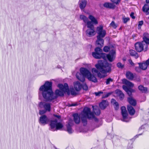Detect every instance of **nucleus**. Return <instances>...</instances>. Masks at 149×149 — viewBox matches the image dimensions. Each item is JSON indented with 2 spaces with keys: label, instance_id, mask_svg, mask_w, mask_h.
I'll return each mask as SVG.
<instances>
[{
  "label": "nucleus",
  "instance_id": "47",
  "mask_svg": "<svg viewBox=\"0 0 149 149\" xmlns=\"http://www.w3.org/2000/svg\"><path fill=\"white\" fill-rule=\"evenodd\" d=\"M111 103L113 105H114L117 102L116 100L113 99H111Z\"/></svg>",
  "mask_w": 149,
  "mask_h": 149
},
{
  "label": "nucleus",
  "instance_id": "5",
  "mask_svg": "<svg viewBox=\"0 0 149 149\" xmlns=\"http://www.w3.org/2000/svg\"><path fill=\"white\" fill-rule=\"evenodd\" d=\"M80 18L81 19L83 20L85 23L86 24L87 27L89 28L86 31V36L89 37L94 36L95 34V31L94 29L93 25L92 24L91 22L88 20V18L85 16L81 15L80 16Z\"/></svg>",
  "mask_w": 149,
  "mask_h": 149
},
{
  "label": "nucleus",
  "instance_id": "26",
  "mask_svg": "<svg viewBox=\"0 0 149 149\" xmlns=\"http://www.w3.org/2000/svg\"><path fill=\"white\" fill-rule=\"evenodd\" d=\"M139 67L140 68L144 70H146L148 66L145 62L142 63H139Z\"/></svg>",
  "mask_w": 149,
  "mask_h": 149
},
{
  "label": "nucleus",
  "instance_id": "17",
  "mask_svg": "<svg viewBox=\"0 0 149 149\" xmlns=\"http://www.w3.org/2000/svg\"><path fill=\"white\" fill-rule=\"evenodd\" d=\"M87 4V1L86 0H80L79 4L80 9L82 10L84 9L86 6Z\"/></svg>",
  "mask_w": 149,
  "mask_h": 149
},
{
  "label": "nucleus",
  "instance_id": "46",
  "mask_svg": "<svg viewBox=\"0 0 149 149\" xmlns=\"http://www.w3.org/2000/svg\"><path fill=\"white\" fill-rule=\"evenodd\" d=\"M143 24V21H140L139 22V24L138 25V26L139 27H140Z\"/></svg>",
  "mask_w": 149,
  "mask_h": 149
},
{
  "label": "nucleus",
  "instance_id": "25",
  "mask_svg": "<svg viewBox=\"0 0 149 149\" xmlns=\"http://www.w3.org/2000/svg\"><path fill=\"white\" fill-rule=\"evenodd\" d=\"M126 76L127 79L131 80H132L134 77V74L130 72H126Z\"/></svg>",
  "mask_w": 149,
  "mask_h": 149
},
{
  "label": "nucleus",
  "instance_id": "32",
  "mask_svg": "<svg viewBox=\"0 0 149 149\" xmlns=\"http://www.w3.org/2000/svg\"><path fill=\"white\" fill-rule=\"evenodd\" d=\"M110 26L114 29H116L117 27V25L113 21H112L110 24Z\"/></svg>",
  "mask_w": 149,
  "mask_h": 149
},
{
  "label": "nucleus",
  "instance_id": "40",
  "mask_svg": "<svg viewBox=\"0 0 149 149\" xmlns=\"http://www.w3.org/2000/svg\"><path fill=\"white\" fill-rule=\"evenodd\" d=\"M70 92V93H71V94L72 95H75L76 94V93L73 89H71L70 91H69Z\"/></svg>",
  "mask_w": 149,
  "mask_h": 149
},
{
  "label": "nucleus",
  "instance_id": "16",
  "mask_svg": "<svg viewBox=\"0 0 149 149\" xmlns=\"http://www.w3.org/2000/svg\"><path fill=\"white\" fill-rule=\"evenodd\" d=\"M103 6L106 8L111 9H114L116 7V6L113 3L109 2L105 3Z\"/></svg>",
  "mask_w": 149,
  "mask_h": 149
},
{
  "label": "nucleus",
  "instance_id": "7",
  "mask_svg": "<svg viewBox=\"0 0 149 149\" xmlns=\"http://www.w3.org/2000/svg\"><path fill=\"white\" fill-rule=\"evenodd\" d=\"M80 71L85 77H86L89 80L94 82H96L97 81V78L94 75H92L90 72L87 69L81 68L80 69Z\"/></svg>",
  "mask_w": 149,
  "mask_h": 149
},
{
  "label": "nucleus",
  "instance_id": "39",
  "mask_svg": "<svg viewBox=\"0 0 149 149\" xmlns=\"http://www.w3.org/2000/svg\"><path fill=\"white\" fill-rule=\"evenodd\" d=\"M123 19L124 23H126L129 20L130 18L129 17L123 18Z\"/></svg>",
  "mask_w": 149,
  "mask_h": 149
},
{
  "label": "nucleus",
  "instance_id": "8",
  "mask_svg": "<svg viewBox=\"0 0 149 149\" xmlns=\"http://www.w3.org/2000/svg\"><path fill=\"white\" fill-rule=\"evenodd\" d=\"M123 82L125 84L123 86V89L127 93L129 96H131L132 94L131 88L133 87V84L125 79L123 80Z\"/></svg>",
  "mask_w": 149,
  "mask_h": 149
},
{
  "label": "nucleus",
  "instance_id": "18",
  "mask_svg": "<svg viewBox=\"0 0 149 149\" xmlns=\"http://www.w3.org/2000/svg\"><path fill=\"white\" fill-rule=\"evenodd\" d=\"M108 103L106 100H103L99 104L100 108L102 109H104L108 105Z\"/></svg>",
  "mask_w": 149,
  "mask_h": 149
},
{
  "label": "nucleus",
  "instance_id": "35",
  "mask_svg": "<svg viewBox=\"0 0 149 149\" xmlns=\"http://www.w3.org/2000/svg\"><path fill=\"white\" fill-rule=\"evenodd\" d=\"M118 97L123 93L119 90H116L115 91Z\"/></svg>",
  "mask_w": 149,
  "mask_h": 149
},
{
  "label": "nucleus",
  "instance_id": "21",
  "mask_svg": "<svg viewBox=\"0 0 149 149\" xmlns=\"http://www.w3.org/2000/svg\"><path fill=\"white\" fill-rule=\"evenodd\" d=\"M88 17L89 19L91 20L90 22H91L92 24H97L98 22L96 19L93 16L90 15L88 16Z\"/></svg>",
  "mask_w": 149,
  "mask_h": 149
},
{
  "label": "nucleus",
  "instance_id": "12",
  "mask_svg": "<svg viewBox=\"0 0 149 149\" xmlns=\"http://www.w3.org/2000/svg\"><path fill=\"white\" fill-rule=\"evenodd\" d=\"M121 109L122 114L123 117L122 120L125 122H128L129 121L130 119L128 118L127 117L128 113L126 110V108L125 107H121Z\"/></svg>",
  "mask_w": 149,
  "mask_h": 149
},
{
  "label": "nucleus",
  "instance_id": "37",
  "mask_svg": "<svg viewBox=\"0 0 149 149\" xmlns=\"http://www.w3.org/2000/svg\"><path fill=\"white\" fill-rule=\"evenodd\" d=\"M117 66L119 68H123L124 67L123 65L122 64L120 63L119 62L117 64Z\"/></svg>",
  "mask_w": 149,
  "mask_h": 149
},
{
  "label": "nucleus",
  "instance_id": "52",
  "mask_svg": "<svg viewBox=\"0 0 149 149\" xmlns=\"http://www.w3.org/2000/svg\"><path fill=\"white\" fill-rule=\"evenodd\" d=\"M142 133H141V134H137V135H136L135 136V137H136V138H137V137H138V136H139V135H142Z\"/></svg>",
  "mask_w": 149,
  "mask_h": 149
},
{
  "label": "nucleus",
  "instance_id": "24",
  "mask_svg": "<svg viewBox=\"0 0 149 149\" xmlns=\"http://www.w3.org/2000/svg\"><path fill=\"white\" fill-rule=\"evenodd\" d=\"M128 100L130 104L132 105L133 106H135L136 105V101L132 97H129L128 98Z\"/></svg>",
  "mask_w": 149,
  "mask_h": 149
},
{
  "label": "nucleus",
  "instance_id": "51",
  "mask_svg": "<svg viewBox=\"0 0 149 149\" xmlns=\"http://www.w3.org/2000/svg\"><path fill=\"white\" fill-rule=\"evenodd\" d=\"M77 105V104H70V106H71V107H72V106H76Z\"/></svg>",
  "mask_w": 149,
  "mask_h": 149
},
{
  "label": "nucleus",
  "instance_id": "45",
  "mask_svg": "<svg viewBox=\"0 0 149 149\" xmlns=\"http://www.w3.org/2000/svg\"><path fill=\"white\" fill-rule=\"evenodd\" d=\"M129 63L132 66H133L134 65V64L133 62L132 61L131 59L128 60Z\"/></svg>",
  "mask_w": 149,
  "mask_h": 149
},
{
  "label": "nucleus",
  "instance_id": "10",
  "mask_svg": "<svg viewBox=\"0 0 149 149\" xmlns=\"http://www.w3.org/2000/svg\"><path fill=\"white\" fill-rule=\"evenodd\" d=\"M135 47L136 50L138 52H141L144 50V48H145L146 51L148 48V45L145 44L144 42H137L135 44Z\"/></svg>",
  "mask_w": 149,
  "mask_h": 149
},
{
  "label": "nucleus",
  "instance_id": "33",
  "mask_svg": "<svg viewBox=\"0 0 149 149\" xmlns=\"http://www.w3.org/2000/svg\"><path fill=\"white\" fill-rule=\"evenodd\" d=\"M113 3L116 5L119 3L121 0H110Z\"/></svg>",
  "mask_w": 149,
  "mask_h": 149
},
{
  "label": "nucleus",
  "instance_id": "27",
  "mask_svg": "<svg viewBox=\"0 0 149 149\" xmlns=\"http://www.w3.org/2000/svg\"><path fill=\"white\" fill-rule=\"evenodd\" d=\"M93 109L94 112L95 114L97 115H99L100 114V111L98 107L93 106Z\"/></svg>",
  "mask_w": 149,
  "mask_h": 149
},
{
  "label": "nucleus",
  "instance_id": "30",
  "mask_svg": "<svg viewBox=\"0 0 149 149\" xmlns=\"http://www.w3.org/2000/svg\"><path fill=\"white\" fill-rule=\"evenodd\" d=\"M138 88L142 93H146L147 91V89L146 88L144 87L141 85L139 86L138 87Z\"/></svg>",
  "mask_w": 149,
  "mask_h": 149
},
{
  "label": "nucleus",
  "instance_id": "48",
  "mask_svg": "<svg viewBox=\"0 0 149 149\" xmlns=\"http://www.w3.org/2000/svg\"><path fill=\"white\" fill-rule=\"evenodd\" d=\"M141 68L139 67H136L135 68V70L136 71H137L138 72H141Z\"/></svg>",
  "mask_w": 149,
  "mask_h": 149
},
{
  "label": "nucleus",
  "instance_id": "6",
  "mask_svg": "<svg viewBox=\"0 0 149 149\" xmlns=\"http://www.w3.org/2000/svg\"><path fill=\"white\" fill-rule=\"evenodd\" d=\"M58 86L60 90L57 89L55 91V94L57 96H63L65 92H67L68 95L70 94L68 86L67 83H65L64 85L59 84Z\"/></svg>",
  "mask_w": 149,
  "mask_h": 149
},
{
  "label": "nucleus",
  "instance_id": "15",
  "mask_svg": "<svg viewBox=\"0 0 149 149\" xmlns=\"http://www.w3.org/2000/svg\"><path fill=\"white\" fill-rule=\"evenodd\" d=\"M73 124V122L72 120L69 121V123L67 126V131L69 134H71L73 132V130L71 127Z\"/></svg>",
  "mask_w": 149,
  "mask_h": 149
},
{
  "label": "nucleus",
  "instance_id": "20",
  "mask_svg": "<svg viewBox=\"0 0 149 149\" xmlns=\"http://www.w3.org/2000/svg\"><path fill=\"white\" fill-rule=\"evenodd\" d=\"M74 87L76 91H78L81 88L82 86L79 81H76L74 83Z\"/></svg>",
  "mask_w": 149,
  "mask_h": 149
},
{
  "label": "nucleus",
  "instance_id": "42",
  "mask_svg": "<svg viewBox=\"0 0 149 149\" xmlns=\"http://www.w3.org/2000/svg\"><path fill=\"white\" fill-rule=\"evenodd\" d=\"M114 108L116 110H117L119 108V104L117 102L114 105Z\"/></svg>",
  "mask_w": 149,
  "mask_h": 149
},
{
  "label": "nucleus",
  "instance_id": "34",
  "mask_svg": "<svg viewBox=\"0 0 149 149\" xmlns=\"http://www.w3.org/2000/svg\"><path fill=\"white\" fill-rule=\"evenodd\" d=\"M111 94V93H106L104 94L102 97V98H105L108 97Z\"/></svg>",
  "mask_w": 149,
  "mask_h": 149
},
{
  "label": "nucleus",
  "instance_id": "14",
  "mask_svg": "<svg viewBox=\"0 0 149 149\" xmlns=\"http://www.w3.org/2000/svg\"><path fill=\"white\" fill-rule=\"evenodd\" d=\"M49 120L45 115H42L40 118L39 122L40 124L44 125L48 123Z\"/></svg>",
  "mask_w": 149,
  "mask_h": 149
},
{
  "label": "nucleus",
  "instance_id": "13",
  "mask_svg": "<svg viewBox=\"0 0 149 149\" xmlns=\"http://www.w3.org/2000/svg\"><path fill=\"white\" fill-rule=\"evenodd\" d=\"M39 105L40 108H44L46 111H50L51 104L49 103L41 102L39 103Z\"/></svg>",
  "mask_w": 149,
  "mask_h": 149
},
{
  "label": "nucleus",
  "instance_id": "54",
  "mask_svg": "<svg viewBox=\"0 0 149 149\" xmlns=\"http://www.w3.org/2000/svg\"><path fill=\"white\" fill-rule=\"evenodd\" d=\"M146 2L147 3H149V0H146Z\"/></svg>",
  "mask_w": 149,
  "mask_h": 149
},
{
  "label": "nucleus",
  "instance_id": "43",
  "mask_svg": "<svg viewBox=\"0 0 149 149\" xmlns=\"http://www.w3.org/2000/svg\"><path fill=\"white\" fill-rule=\"evenodd\" d=\"M102 93H103V92L101 91H99L98 92H95V95L96 96H100V94Z\"/></svg>",
  "mask_w": 149,
  "mask_h": 149
},
{
  "label": "nucleus",
  "instance_id": "22",
  "mask_svg": "<svg viewBox=\"0 0 149 149\" xmlns=\"http://www.w3.org/2000/svg\"><path fill=\"white\" fill-rule=\"evenodd\" d=\"M99 40V41L97 42V41H98V39H97L96 42V44L98 47H102L104 45V40L102 38H100V39Z\"/></svg>",
  "mask_w": 149,
  "mask_h": 149
},
{
  "label": "nucleus",
  "instance_id": "53",
  "mask_svg": "<svg viewBox=\"0 0 149 149\" xmlns=\"http://www.w3.org/2000/svg\"><path fill=\"white\" fill-rule=\"evenodd\" d=\"M54 116L56 117L57 118H61L60 116H58V115H54Z\"/></svg>",
  "mask_w": 149,
  "mask_h": 149
},
{
  "label": "nucleus",
  "instance_id": "41",
  "mask_svg": "<svg viewBox=\"0 0 149 149\" xmlns=\"http://www.w3.org/2000/svg\"><path fill=\"white\" fill-rule=\"evenodd\" d=\"M83 89L85 90H87L88 87L87 85L85 84H84L82 86Z\"/></svg>",
  "mask_w": 149,
  "mask_h": 149
},
{
  "label": "nucleus",
  "instance_id": "50",
  "mask_svg": "<svg viewBox=\"0 0 149 149\" xmlns=\"http://www.w3.org/2000/svg\"><path fill=\"white\" fill-rule=\"evenodd\" d=\"M134 13H131L130 16L132 19H134L135 18V17L134 16Z\"/></svg>",
  "mask_w": 149,
  "mask_h": 149
},
{
  "label": "nucleus",
  "instance_id": "9",
  "mask_svg": "<svg viewBox=\"0 0 149 149\" xmlns=\"http://www.w3.org/2000/svg\"><path fill=\"white\" fill-rule=\"evenodd\" d=\"M50 126V130L53 131L60 130L63 127L62 124L60 123H57V120H56L51 121Z\"/></svg>",
  "mask_w": 149,
  "mask_h": 149
},
{
  "label": "nucleus",
  "instance_id": "4",
  "mask_svg": "<svg viewBox=\"0 0 149 149\" xmlns=\"http://www.w3.org/2000/svg\"><path fill=\"white\" fill-rule=\"evenodd\" d=\"M115 52L114 50H111L108 54L102 53V49L100 48L97 47L95 49V52L92 53L93 56L96 59L102 58L105 59L106 57L110 62L112 61L115 58Z\"/></svg>",
  "mask_w": 149,
  "mask_h": 149
},
{
  "label": "nucleus",
  "instance_id": "11",
  "mask_svg": "<svg viewBox=\"0 0 149 149\" xmlns=\"http://www.w3.org/2000/svg\"><path fill=\"white\" fill-rule=\"evenodd\" d=\"M97 32L98 34L97 38L98 39L97 42L99 41L100 38H103L104 37L106 34V31L103 30V27L102 26L97 27Z\"/></svg>",
  "mask_w": 149,
  "mask_h": 149
},
{
  "label": "nucleus",
  "instance_id": "44",
  "mask_svg": "<svg viewBox=\"0 0 149 149\" xmlns=\"http://www.w3.org/2000/svg\"><path fill=\"white\" fill-rule=\"evenodd\" d=\"M119 98L120 100H122L124 97V95L123 93H121L119 96Z\"/></svg>",
  "mask_w": 149,
  "mask_h": 149
},
{
  "label": "nucleus",
  "instance_id": "1",
  "mask_svg": "<svg viewBox=\"0 0 149 149\" xmlns=\"http://www.w3.org/2000/svg\"><path fill=\"white\" fill-rule=\"evenodd\" d=\"M52 83L46 81L45 84L41 86L39 89V95L42 96L47 101H50L56 98V97L54 95L52 90Z\"/></svg>",
  "mask_w": 149,
  "mask_h": 149
},
{
  "label": "nucleus",
  "instance_id": "19",
  "mask_svg": "<svg viewBox=\"0 0 149 149\" xmlns=\"http://www.w3.org/2000/svg\"><path fill=\"white\" fill-rule=\"evenodd\" d=\"M76 77L79 80L82 82H84L85 80V77L80 72H77Z\"/></svg>",
  "mask_w": 149,
  "mask_h": 149
},
{
  "label": "nucleus",
  "instance_id": "23",
  "mask_svg": "<svg viewBox=\"0 0 149 149\" xmlns=\"http://www.w3.org/2000/svg\"><path fill=\"white\" fill-rule=\"evenodd\" d=\"M128 111L129 114L131 115L134 114L135 111L134 108L130 105H128L127 107Z\"/></svg>",
  "mask_w": 149,
  "mask_h": 149
},
{
  "label": "nucleus",
  "instance_id": "29",
  "mask_svg": "<svg viewBox=\"0 0 149 149\" xmlns=\"http://www.w3.org/2000/svg\"><path fill=\"white\" fill-rule=\"evenodd\" d=\"M130 53L131 56H134L136 58H137L138 57V54L134 50H130Z\"/></svg>",
  "mask_w": 149,
  "mask_h": 149
},
{
  "label": "nucleus",
  "instance_id": "2",
  "mask_svg": "<svg viewBox=\"0 0 149 149\" xmlns=\"http://www.w3.org/2000/svg\"><path fill=\"white\" fill-rule=\"evenodd\" d=\"M95 67L103 74H101L95 68H92V72L93 74H96L98 77L100 78L105 77L106 76L105 74L111 71V64L106 61L103 62L102 61H98V63L95 65Z\"/></svg>",
  "mask_w": 149,
  "mask_h": 149
},
{
  "label": "nucleus",
  "instance_id": "36",
  "mask_svg": "<svg viewBox=\"0 0 149 149\" xmlns=\"http://www.w3.org/2000/svg\"><path fill=\"white\" fill-rule=\"evenodd\" d=\"M110 50L109 47L107 46H105L103 48V50L104 52H108Z\"/></svg>",
  "mask_w": 149,
  "mask_h": 149
},
{
  "label": "nucleus",
  "instance_id": "38",
  "mask_svg": "<svg viewBox=\"0 0 149 149\" xmlns=\"http://www.w3.org/2000/svg\"><path fill=\"white\" fill-rule=\"evenodd\" d=\"M147 126V125H142L139 129V132L141 131L142 132H143V129H144L145 127H146Z\"/></svg>",
  "mask_w": 149,
  "mask_h": 149
},
{
  "label": "nucleus",
  "instance_id": "28",
  "mask_svg": "<svg viewBox=\"0 0 149 149\" xmlns=\"http://www.w3.org/2000/svg\"><path fill=\"white\" fill-rule=\"evenodd\" d=\"M148 35L147 33H144L143 34L144 37L143 38V41L145 43V44L149 45V38H147L146 36Z\"/></svg>",
  "mask_w": 149,
  "mask_h": 149
},
{
  "label": "nucleus",
  "instance_id": "31",
  "mask_svg": "<svg viewBox=\"0 0 149 149\" xmlns=\"http://www.w3.org/2000/svg\"><path fill=\"white\" fill-rule=\"evenodd\" d=\"M113 81V79L110 78H109L107 79L106 81V83L107 85L110 84V82H112Z\"/></svg>",
  "mask_w": 149,
  "mask_h": 149
},
{
  "label": "nucleus",
  "instance_id": "49",
  "mask_svg": "<svg viewBox=\"0 0 149 149\" xmlns=\"http://www.w3.org/2000/svg\"><path fill=\"white\" fill-rule=\"evenodd\" d=\"M45 111L44 110L40 111L39 114L40 115H42L45 113Z\"/></svg>",
  "mask_w": 149,
  "mask_h": 149
},
{
  "label": "nucleus",
  "instance_id": "3",
  "mask_svg": "<svg viewBox=\"0 0 149 149\" xmlns=\"http://www.w3.org/2000/svg\"><path fill=\"white\" fill-rule=\"evenodd\" d=\"M74 120L76 124H79L80 122V117L84 125H86L87 123V118L92 119L95 118L93 113L91 112L90 108L85 107L83 111L79 116L77 113L73 115Z\"/></svg>",
  "mask_w": 149,
  "mask_h": 149
}]
</instances>
